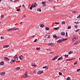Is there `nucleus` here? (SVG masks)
<instances>
[{"label":"nucleus","instance_id":"nucleus-1","mask_svg":"<svg viewBox=\"0 0 80 80\" xmlns=\"http://www.w3.org/2000/svg\"><path fill=\"white\" fill-rule=\"evenodd\" d=\"M43 73V71L40 70L38 72L37 74H39V75H40L42 74V73Z\"/></svg>","mask_w":80,"mask_h":80},{"label":"nucleus","instance_id":"nucleus-2","mask_svg":"<svg viewBox=\"0 0 80 80\" xmlns=\"http://www.w3.org/2000/svg\"><path fill=\"white\" fill-rule=\"evenodd\" d=\"M42 7H45V6H46V2H42Z\"/></svg>","mask_w":80,"mask_h":80},{"label":"nucleus","instance_id":"nucleus-3","mask_svg":"<svg viewBox=\"0 0 80 80\" xmlns=\"http://www.w3.org/2000/svg\"><path fill=\"white\" fill-rule=\"evenodd\" d=\"M28 72L27 71H26L25 73V76H24L23 78H27L28 77V76H27V73Z\"/></svg>","mask_w":80,"mask_h":80},{"label":"nucleus","instance_id":"nucleus-4","mask_svg":"<svg viewBox=\"0 0 80 80\" xmlns=\"http://www.w3.org/2000/svg\"><path fill=\"white\" fill-rule=\"evenodd\" d=\"M53 38H54L56 40H57L58 38V37L56 35V34L53 35Z\"/></svg>","mask_w":80,"mask_h":80},{"label":"nucleus","instance_id":"nucleus-5","mask_svg":"<svg viewBox=\"0 0 80 80\" xmlns=\"http://www.w3.org/2000/svg\"><path fill=\"white\" fill-rule=\"evenodd\" d=\"M19 59H20L21 60H23L24 57H23V55H21L19 57Z\"/></svg>","mask_w":80,"mask_h":80},{"label":"nucleus","instance_id":"nucleus-6","mask_svg":"<svg viewBox=\"0 0 80 80\" xmlns=\"http://www.w3.org/2000/svg\"><path fill=\"white\" fill-rule=\"evenodd\" d=\"M62 42H63L62 39H59L57 42V43H61Z\"/></svg>","mask_w":80,"mask_h":80},{"label":"nucleus","instance_id":"nucleus-7","mask_svg":"<svg viewBox=\"0 0 80 80\" xmlns=\"http://www.w3.org/2000/svg\"><path fill=\"white\" fill-rule=\"evenodd\" d=\"M5 65V62L4 61H2L0 62V65Z\"/></svg>","mask_w":80,"mask_h":80},{"label":"nucleus","instance_id":"nucleus-8","mask_svg":"<svg viewBox=\"0 0 80 80\" xmlns=\"http://www.w3.org/2000/svg\"><path fill=\"white\" fill-rule=\"evenodd\" d=\"M37 3L35 2V3H33V8L37 7Z\"/></svg>","mask_w":80,"mask_h":80},{"label":"nucleus","instance_id":"nucleus-9","mask_svg":"<svg viewBox=\"0 0 80 80\" xmlns=\"http://www.w3.org/2000/svg\"><path fill=\"white\" fill-rule=\"evenodd\" d=\"M59 56H56L54 57L52 59V60H56V59H57V58H58V57Z\"/></svg>","mask_w":80,"mask_h":80},{"label":"nucleus","instance_id":"nucleus-10","mask_svg":"<svg viewBox=\"0 0 80 80\" xmlns=\"http://www.w3.org/2000/svg\"><path fill=\"white\" fill-rule=\"evenodd\" d=\"M5 60H7V61H10V59L9 58H8L7 57H5L3 58Z\"/></svg>","mask_w":80,"mask_h":80},{"label":"nucleus","instance_id":"nucleus-11","mask_svg":"<svg viewBox=\"0 0 80 80\" xmlns=\"http://www.w3.org/2000/svg\"><path fill=\"white\" fill-rule=\"evenodd\" d=\"M13 59H14V60L15 61V62H17V60H18V57H16L15 58V57L13 58Z\"/></svg>","mask_w":80,"mask_h":80},{"label":"nucleus","instance_id":"nucleus-12","mask_svg":"<svg viewBox=\"0 0 80 80\" xmlns=\"http://www.w3.org/2000/svg\"><path fill=\"white\" fill-rule=\"evenodd\" d=\"M12 31H13L14 30H19V28H12Z\"/></svg>","mask_w":80,"mask_h":80},{"label":"nucleus","instance_id":"nucleus-13","mask_svg":"<svg viewBox=\"0 0 80 80\" xmlns=\"http://www.w3.org/2000/svg\"><path fill=\"white\" fill-rule=\"evenodd\" d=\"M65 33L64 32H61V35L62 36H65Z\"/></svg>","mask_w":80,"mask_h":80},{"label":"nucleus","instance_id":"nucleus-14","mask_svg":"<svg viewBox=\"0 0 80 80\" xmlns=\"http://www.w3.org/2000/svg\"><path fill=\"white\" fill-rule=\"evenodd\" d=\"M0 75H2V76H4L5 75V72H2L0 73Z\"/></svg>","mask_w":80,"mask_h":80},{"label":"nucleus","instance_id":"nucleus-15","mask_svg":"<svg viewBox=\"0 0 80 80\" xmlns=\"http://www.w3.org/2000/svg\"><path fill=\"white\" fill-rule=\"evenodd\" d=\"M9 45H4L3 46V48H8L9 47Z\"/></svg>","mask_w":80,"mask_h":80},{"label":"nucleus","instance_id":"nucleus-16","mask_svg":"<svg viewBox=\"0 0 80 80\" xmlns=\"http://www.w3.org/2000/svg\"><path fill=\"white\" fill-rule=\"evenodd\" d=\"M15 60H13V59H12L11 61L10 62V63H11L12 64V63H14V62H15Z\"/></svg>","mask_w":80,"mask_h":80},{"label":"nucleus","instance_id":"nucleus-17","mask_svg":"<svg viewBox=\"0 0 80 80\" xmlns=\"http://www.w3.org/2000/svg\"><path fill=\"white\" fill-rule=\"evenodd\" d=\"M45 27V25L43 24H41L40 25V27L41 28H43V27Z\"/></svg>","mask_w":80,"mask_h":80},{"label":"nucleus","instance_id":"nucleus-18","mask_svg":"<svg viewBox=\"0 0 80 80\" xmlns=\"http://www.w3.org/2000/svg\"><path fill=\"white\" fill-rule=\"evenodd\" d=\"M42 68H45V70H48V68L47 66L45 67H43Z\"/></svg>","mask_w":80,"mask_h":80},{"label":"nucleus","instance_id":"nucleus-19","mask_svg":"<svg viewBox=\"0 0 80 80\" xmlns=\"http://www.w3.org/2000/svg\"><path fill=\"white\" fill-rule=\"evenodd\" d=\"M78 38H77L76 37H74V38H73L72 39V42H74V41H75V40H78Z\"/></svg>","mask_w":80,"mask_h":80},{"label":"nucleus","instance_id":"nucleus-20","mask_svg":"<svg viewBox=\"0 0 80 80\" xmlns=\"http://www.w3.org/2000/svg\"><path fill=\"white\" fill-rule=\"evenodd\" d=\"M62 59H63V57L61 56L60 58H59L58 60H62Z\"/></svg>","mask_w":80,"mask_h":80},{"label":"nucleus","instance_id":"nucleus-21","mask_svg":"<svg viewBox=\"0 0 80 80\" xmlns=\"http://www.w3.org/2000/svg\"><path fill=\"white\" fill-rule=\"evenodd\" d=\"M33 7V4H32L31 6L30 7V10H32Z\"/></svg>","mask_w":80,"mask_h":80},{"label":"nucleus","instance_id":"nucleus-22","mask_svg":"<svg viewBox=\"0 0 80 80\" xmlns=\"http://www.w3.org/2000/svg\"><path fill=\"white\" fill-rule=\"evenodd\" d=\"M15 69H16V70H20V67H18V68L16 67L15 68Z\"/></svg>","mask_w":80,"mask_h":80},{"label":"nucleus","instance_id":"nucleus-23","mask_svg":"<svg viewBox=\"0 0 80 80\" xmlns=\"http://www.w3.org/2000/svg\"><path fill=\"white\" fill-rule=\"evenodd\" d=\"M45 28V30H50V28H48L47 27H46Z\"/></svg>","mask_w":80,"mask_h":80},{"label":"nucleus","instance_id":"nucleus-24","mask_svg":"<svg viewBox=\"0 0 80 80\" xmlns=\"http://www.w3.org/2000/svg\"><path fill=\"white\" fill-rule=\"evenodd\" d=\"M73 53V51H70V52H68L69 55H70V54H72V53Z\"/></svg>","mask_w":80,"mask_h":80},{"label":"nucleus","instance_id":"nucleus-25","mask_svg":"<svg viewBox=\"0 0 80 80\" xmlns=\"http://www.w3.org/2000/svg\"><path fill=\"white\" fill-rule=\"evenodd\" d=\"M51 46H52V47H54V43H50Z\"/></svg>","mask_w":80,"mask_h":80},{"label":"nucleus","instance_id":"nucleus-26","mask_svg":"<svg viewBox=\"0 0 80 80\" xmlns=\"http://www.w3.org/2000/svg\"><path fill=\"white\" fill-rule=\"evenodd\" d=\"M64 57L65 58H68V55L67 54L65 55Z\"/></svg>","mask_w":80,"mask_h":80},{"label":"nucleus","instance_id":"nucleus-27","mask_svg":"<svg viewBox=\"0 0 80 80\" xmlns=\"http://www.w3.org/2000/svg\"><path fill=\"white\" fill-rule=\"evenodd\" d=\"M37 11H38V12H42V10L40 8H38L37 9Z\"/></svg>","mask_w":80,"mask_h":80},{"label":"nucleus","instance_id":"nucleus-28","mask_svg":"<svg viewBox=\"0 0 80 80\" xmlns=\"http://www.w3.org/2000/svg\"><path fill=\"white\" fill-rule=\"evenodd\" d=\"M72 13H77V12L75 11H72Z\"/></svg>","mask_w":80,"mask_h":80},{"label":"nucleus","instance_id":"nucleus-29","mask_svg":"<svg viewBox=\"0 0 80 80\" xmlns=\"http://www.w3.org/2000/svg\"><path fill=\"white\" fill-rule=\"evenodd\" d=\"M62 39L63 40H62V42H63V41H65L66 40H68V38H66V39H63V38H62Z\"/></svg>","mask_w":80,"mask_h":80},{"label":"nucleus","instance_id":"nucleus-30","mask_svg":"<svg viewBox=\"0 0 80 80\" xmlns=\"http://www.w3.org/2000/svg\"><path fill=\"white\" fill-rule=\"evenodd\" d=\"M21 10L20 8H18V9L16 10V11H17V12H20Z\"/></svg>","mask_w":80,"mask_h":80},{"label":"nucleus","instance_id":"nucleus-31","mask_svg":"<svg viewBox=\"0 0 80 80\" xmlns=\"http://www.w3.org/2000/svg\"><path fill=\"white\" fill-rule=\"evenodd\" d=\"M3 17H4V16H3V15H2L1 16V19H3Z\"/></svg>","mask_w":80,"mask_h":80},{"label":"nucleus","instance_id":"nucleus-32","mask_svg":"<svg viewBox=\"0 0 80 80\" xmlns=\"http://www.w3.org/2000/svg\"><path fill=\"white\" fill-rule=\"evenodd\" d=\"M72 28V27L70 26H68V29H70Z\"/></svg>","mask_w":80,"mask_h":80},{"label":"nucleus","instance_id":"nucleus-33","mask_svg":"<svg viewBox=\"0 0 80 80\" xmlns=\"http://www.w3.org/2000/svg\"><path fill=\"white\" fill-rule=\"evenodd\" d=\"M71 80V78H70L68 77L67 79L66 80Z\"/></svg>","mask_w":80,"mask_h":80},{"label":"nucleus","instance_id":"nucleus-34","mask_svg":"<svg viewBox=\"0 0 80 80\" xmlns=\"http://www.w3.org/2000/svg\"><path fill=\"white\" fill-rule=\"evenodd\" d=\"M58 28H59V27L54 28V30H58Z\"/></svg>","mask_w":80,"mask_h":80},{"label":"nucleus","instance_id":"nucleus-35","mask_svg":"<svg viewBox=\"0 0 80 80\" xmlns=\"http://www.w3.org/2000/svg\"><path fill=\"white\" fill-rule=\"evenodd\" d=\"M36 50H40V48H36Z\"/></svg>","mask_w":80,"mask_h":80},{"label":"nucleus","instance_id":"nucleus-36","mask_svg":"<svg viewBox=\"0 0 80 80\" xmlns=\"http://www.w3.org/2000/svg\"><path fill=\"white\" fill-rule=\"evenodd\" d=\"M12 31V28L7 30V31Z\"/></svg>","mask_w":80,"mask_h":80},{"label":"nucleus","instance_id":"nucleus-37","mask_svg":"<svg viewBox=\"0 0 80 80\" xmlns=\"http://www.w3.org/2000/svg\"><path fill=\"white\" fill-rule=\"evenodd\" d=\"M65 23V21H63L62 22V25H63V24H64Z\"/></svg>","mask_w":80,"mask_h":80},{"label":"nucleus","instance_id":"nucleus-38","mask_svg":"<svg viewBox=\"0 0 80 80\" xmlns=\"http://www.w3.org/2000/svg\"><path fill=\"white\" fill-rule=\"evenodd\" d=\"M59 75H62V73L61 72H59Z\"/></svg>","mask_w":80,"mask_h":80},{"label":"nucleus","instance_id":"nucleus-39","mask_svg":"<svg viewBox=\"0 0 80 80\" xmlns=\"http://www.w3.org/2000/svg\"><path fill=\"white\" fill-rule=\"evenodd\" d=\"M77 63H78V62L76 61L74 63V64L76 65V64H77Z\"/></svg>","mask_w":80,"mask_h":80},{"label":"nucleus","instance_id":"nucleus-40","mask_svg":"<svg viewBox=\"0 0 80 80\" xmlns=\"http://www.w3.org/2000/svg\"><path fill=\"white\" fill-rule=\"evenodd\" d=\"M37 39H36L34 41H33V42H37Z\"/></svg>","mask_w":80,"mask_h":80},{"label":"nucleus","instance_id":"nucleus-41","mask_svg":"<svg viewBox=\"0 0 80 80\" xmlns=\"http://www.w3.org/2000/svg\"><path fill=\"white\" fill-rule=\"evenodd\" d=\"M80 18V15L77 17V18Z\"/></svg>","mask_w":80,"mask_h":80},{"label":"nucleus","instance_id":"nucleus-42","mask_svg":"<svg viewBox=\"0 0 80 80\" xmlns=\"http://www.w3.org/2000/svg\"><path fill=\"white\" fill-rule=\"evenodd\" d=\"M1 39H4V38H3V36H1Z\"/></svg>","mask_w":80,"mask_h":80},{"label":"nucleus","instance_id":"nucleus-43","mask_svg":"<svg viewBox=\"0 0 80 80\" xmlns=\"http://www.w3.org/2000/svg\"><path fill=\"white\" fill-rule=\"evenodd\" d=\"M53 53H54V52H51L50 54H53Z\"/></svg>","mask_w":80,"mask_h":80},{"label":"nucleus","instance_id":"nucleus-44","mask_svg":"<svg viewBox=\"0 0 80 80\" xmlns=\"http://www.w3.org/2000/svg\"><path fill=\"white\" fill-rule=\"evenodd\" d=\"M71 60L70 59H67L66 60H64V61L63 62H65V61H68V60Z\"/></svg>","mask_w":80,"mask_h":80},{"label":"nucleus","instance_id":"nucleus-45","mask_svg":"<svg viewBox=\"0 0 80 80\" xmlns=\"http://www.w3.org/2000/svg\"><path fill=\"white\" fill-rule=\"evenodd\" d=\"M78 23H79V22H75L74 23H76V24H78Z\"/></svg>","mask_w":80,"mask_h":80},{"label":"nucleus","instance_id":"nucleus-46","mask_svg":"<svg viewBox=\"0 0 80 80\" xmlns=\"http://www.w3.org/2000/svg\"><path fill=\"white\" fill-rule=\"evenodd\" d=\"M68 36V35H67V32H66V37H67Z\"/></svg>","mask_w":80,"mask_h":80},{"label":"nucleus","instance_id":"nucleus-47","mask_svg":"<svg viewBox=\"0 0 80 80\" xmlns=\"http://www.w3.org/2000/svg\"><path fill=\"white\" fill-rule=\"evenodd\" d=\"M74 27H75V28H78V27L76 26V25L74 26Z\"/></svg>","mask_w":80,"mask_h":80},{"label":"nucleus","instance_id":"nucleus-48","mask_svg":"<svg viewBox=\"0 0 80 80\" xmlns=\"http://www.w3.org/2000/svg\"><path fill=\"white\" fill-rule=\"evenodd\" d=\"M47 36H48V35L46 34L44 37V38H45L47 37Z\"/></svg>","mask_w":80,"mask_h":80},{"label":"nucleus","instance_id":"nucleus-49","mask_svg":"<svg viewBox=\"0 0 80 80\" xmlns=\"http://www.w3.org/2000/svg\"><path fill=\"white\" fill-rule=\"evenodd\" d=\"M53 9L55 10V6L53 7Z\"/></svg>","mask_w":80,"mask_h":80},{"label":"nucleus","instance_id":"nucleus-50","mask_svg":"<svg viewBox=\"0 0 80 80\" xmlns=\"http://www.w3.org/2000/svg\"><path fill=\"white\" fill-rule=\"evenodd\" d=\"M77 42H76L74 44V45H77Z\"/></svg>","mask_w":80,"mask_h":80},{"label":"nucleus","instance_id":"nucleus-51","mask_svg":"<svg viewBox=\"0 0 80 80\" xmlns=\"http://www.w3.org/2000/svg\"><path fill=\"white\" fill-rule=\"evenodd\" d=\"M80 69H77V72H78V71H80Z\"/></svg>","mask_w":80,"mask_h":80},{"label":"nucleus","instance_id":"nucleus-52","mask_svg":"<svg viewBox=\"0 0 80 80\" xmlns=\"http://www.w3.org/2000/svg\"><path fill=\"white\" fill-rule=\"evenodd\" d=\"M80 42V41H78L76 42V43H77V44L78 43H79Z\"/></svg>","mask_w":80,"mask_h":80},{"label":"nucleus","instance_id":"nucleus-53","mask_svg":"<svg viewBox=\"0 0 80 80\" xmlns=\"http://www.w3.org/2000/svg\"><path fill=\"white\" fill-rule=\"evenodd\" d=\"M33 67H37V65H32Z\"/></svg>","mask_w":80,"mask_h":80},{"label":"nucleus","instance_id":"nucleus-54","mask_svg":"<svg viewBox=\"0 0 80 80\" xmlns=\"http://www.w3.org/2000/svg\"><path fill=\"white\" fill-rule=\"evenodd\" d=\"M18 0H15L14 1V2H17V1H18Z\"/></svg>","mask_w":80,"mask_h":80},{"label":"nucleus","instance_id":"nucleus-55","mask_svg":"<svg viewBox=\"0 0 80 80\" xmlns=\"http://www.w3.org/2000/svg\"><path fill=\"white\" fill-rule=\"evenodd\" d=\"M78 30H77L75 32L76 33H77L78 32Z\"/></svg>","mask_w":80,"mask_h":80},{"label":"nucleus","instance_id":"nucleus-56","mask_svg":"<svg viewBox=\"0 0 80 80\" xmlns=\"http://www.w3.org/2000/svg\"><path fill=\"white\" fill-rule=\"evenodd\" d=\"M22 7H24V8H25V5H22Z\"/></svg>","mask_w":80,"mask_h":80},{"label":"nucleus","instance_id":"nucleus-57","mask_svg":"<svg viewBox=\"0 0 80 80\" xmlns=\"http://www.w3.org/2000/svg\"><path fill=\"white\" fill-rule=\"evenodd\" d=\"M51 43H49V44H48V46H50V45L51 46Z\"/></svg>","mask_w":80,"mask_h":80},{"label":"nucleus","instance_id":"nucleus-58","mask_svg":"<svg viewBox=\"0 0 80 80\" xmlns=\"http://www.w3.org/2000/svg\"><path fill=\"white\" fill-rule=\"evenodd\" d=\"M50 2H53V1L52 0H50L49 1Z\"/></svg>","mask_w":80,"mask_h":80},{"label":"nucleus","instance_id":"nucleus-59","mask_svg":"<svg viewBox=\"0 0 80 80\" xmlns=\"http://www.w3.org/2000/svg\"><path fill=\"white\" fill-rule=\"evenodd\" d=\"M50 36H48V38H50Z\"/></svg>","mask_w":80,"mask_h":80},{"label":"nucleus","instance_id":"nucleus-60","mask_svg":"<svg viewBox=\"0 0 80 80\" xmlns=\"http://www.w3.org/2000/svg\"><path fill=\"white\" fill-rule=\"evenodd\" d=\"M10 57H12V56H9V57H8V58H10Z\"/></svg>","mask_w":80,"mask_h":80},{"label":"nucleus","instance_id":"nucleus-61","mask_svg":"<svg viewBox=\"0 0 80 80\" xmlns=\"http://www.w3.org/2000/svg\"><path fill=\"white\" fill-rule=\"evenodd\" d=\"M22 18H25V16H23V17H22Z\"/></svg>","mask_w":80,"mask_h":80},{"label":"nucleus","instance_id":"nucleus-62","mask_svg":"<svg viewBox=\"0 0 80 80\" xmlns=\"http://www.w3.org/2000/svg\"><path fill=\"white\" fill-rule=\"evenodd\" d=\"M35 37V36H34V35H33V36H32V37Z\"/></svg>","mask_w":80,"mask_h":80},{"label":"nucleus","instance_id":"nucleus-63","mask_svg":"<svg viewBox=\"0 0 80 80\" xmlns=\"http://www.w3.org/2000/svg\"><path fill=\"white\" fill-rule=\"evenodd\" d=\"M64 70H65V69L62 70V71H64Z\"/></svg>","mask_w":80,"mask_h":80},{"label":"nucleus","instance_id":"nucleus-64","mask_svg":"<svg viewBox=\"0 0 80 80\" xmlns=\"http://www.w3.org/2000/svg\"><path fill=\"white\" fill-rule=\"evenodd\" d=\"M55 24H57V22H55Z\"/></svg>","mask_w":80,"mask_h":80}]
</instances>
